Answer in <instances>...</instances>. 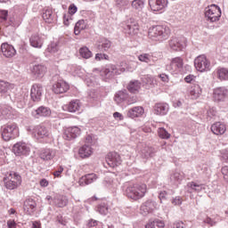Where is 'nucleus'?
<instances>
[{
	"label": "nucleus",
	"instance_id": "nucleus-1",
	"mask_svg": "<svg viewBox=\"0 0 228 228\" xmlns=\"http://www.w3.org/2000/svg\"><path fill=\"white\" fill-rule=\"evenodd\" d=\"M147 193V184L145 183H132L126 189V195L132 200H140L143 199Z\"/></svg>",
	"mask_w": 228,
	"mask_h": 228
},
{
	"label": "nucleus",
	"instance_id": "nucleus-2",
	"mask_svg": "<svg viewBox=\"0 0 228 228\" xmlns=\"http://www.w3.org/2000/svg\"><path fill=\"white\" fill-rule=\"evenodd\" d=\"M148 37L155 42H163L170 37V28L167 26L158 25L149 29Z\"/></svg>",
	"mask_w": 228,
	"mask_h": 228
},
{
	"label": "nucleus",
	"instance_id": "nucleus-3",
	"mask_svg": "<svg viewBox=\"0 0 228 228\" xmlns=\"http://www.w3.org/2000/svg\"><path fill=\"white\" fill-rule=\"evenodd\" d=\"M3 181L6 190H17L22 184V177L15 171L7 172Z\"/></svg>",
	"mask_w": 228,
	"mask_h": 228
},
{
	"label": "nucleus",
	"instance_id": "nucleus-4",
	"mask_svg": "<svg viewBox=\"0 0 228 228\" xmlns=\"http://www.w3.org/2000/svg\"><path fill=\"white\" fill-rule=\"evenodd\" d=\"M1 134L4 142H10V140H15L19 136V126L17 124L11 123L2 126Z\"/></svg>",
	"mask_w": 228,
	"mask_h": 228
},
{
	"label": "nucleus",
	"instance_id": "nucleus-5",
	"mask_svg": "<svg viewBox=\"0 0 228 228\" xmlns=\"http://www.w3.org/2000/svg\"><path fill=\"white\" fill-rule=\"evenodd\" d=\"M205 17L210 22H216L222 17V11L216 4H211L205 8Z\"/></svg>",
	"mask_w": 228,
	"mask_h": 228
},
{
	"label": "nucleus",
	"instance_id": "nucleus-6",
	"mask_svg": "<svg viewBox=\"0 0 228 228\" xmlns=\"http://www.w3.org/2000/svg\"><path fill=\"white\" fill-rule=\"evenodd\" d=\"M28 131H30L32 136L37 138V140H40L42 138H49V136H51V129L45 126V125H37L32 129L28 128Z\"/></svg>",
	"mask_w": 228,
	"mask_h": 228
},
{
	"label": "nucleus",
	"instance_id": "nucleus-7",
	"mask_svg": "<svg viewBox=\"0 0 228 228\" xmlns=\"http://www.w3.org/2000/svg\"><path fill=\"white\" fill-rule=\"evenodd\" d=\"M194 67L199 72H208L211 70V62L206 55H200L194 60Z\"/></svg>",
	"mask_w": 228,
	"mask_h": 228
},
{
	"label": "nucleus",
	"instance_id": "nucleus-8",
	"mask_svg": "<svg viewBox=\"0 0 228 228\" xmlns=\"http://www.w3.org/2000/svg\"><path fill=\"white\" fill-rule=\"evenodd\" d=\"M168 45L171 51H183L186 47V38L184 37H172L168 41Z\"/></svg>",
	"mask_w": 228,
	"mask_h": 228
},
{
	"label": "nucleus",
	"instance_id": "nucleus-9",
	"mask_svg": "<svg viewBox=\"0 0 228 228\" xmlns=\"http://www.w3.org/2000/svg\"><path fill=\"white\" fill-rule=\"evenodd\" d=\"M158 208V203L152 200H147L144 201L140 208L141 215L147 216L151 213H154V210Z\"/></svg>",
	"mask_w": 228,
	"mask_h": 228
},
{
	"label": "nucleus",
	"instance_id": "nucleus-10",
	"mask_svg": "<svg viewBox=\"0 0 228 228\" xmlns=\"http://www.w3.org/2000/svg\"><path fill=\"white\" fill-rule=\"evenodd\" d=\"M12 151L16 156H28L30 152V148L28 143L18 142L13 145Z\"/></svg>",
	"mask_w": 228,
	"mask_h": 228
},
{
	"label": "nucleus",
	"instance_id": "nucleus-11",
	"mask_svg": "<svg viewBox=\"0 0 228 228\" xmlns=\"http://www.w3.org/2000/svg\"><path fill=\"white\" fill-rule=\"evenodd\" d=\"M106 162L110 168H115V167L122 164V159L118 153L111 151L107 154Z\"/></svg>",
	"mask_w": 228,
	"mask_h": 228
},
{
	"label": "nucleus",
	"instance_id": "nucleus-12",
	"mask_svg": "<svg viewBox=\"0 0 228 228\" xmlns=\"http://www.w3.org/2000/svg\"><path fill=\"white\" fill-rule=\"evenodd\" d=\"M42 94H44V86L40 84H34L30 89V97L34 102L42 101Z\"/></svg>",
	"mask_w": 228,
	"mask_h": 228
},
{
	"label": "nucleus",
	"instance_id": "nucleus-13",
	"mask_svg": "<svg viewBox=\"0 0 228 228\" xmlns=\"http://www.w3.org/2000/svg\"><path fill=\"white\" fill-rule=\"evenodd\" d=\"M30 72L36 79L44 77L47 72V68L42 64H32L30 66Z\"/></svg>",
	"mask_w": 228,
	"mask_h": 228
},
{
	"label": "nucleus",
	"instance_id": "nucleus-14",
	"mask_svg": "<svg viewBox=\"0 0 228 228\" xmlns=\"http://www.w3.org/2000/svg\"><path fill=\"white\" fill-rule=\"evenodd\" d=\"M81 134V129L77 126H70L64 130L63 138L64 140H68L70 142V140H75V138H77Z\"/></svg>",
	"mask_w": 228,
	"mask_h": 228
},
{
	"label": "nucleus",
	"instance_id": "nucleus-15",
	"mask_svg": "<svg viewBox=\"0 0 228 228\" xmlns=\"http://www.w3.org/2000/svg\"><path fill=\"white\" fill-rule=\"evenodd\" d=\"M149 6L152 12H161L168 6V0H149Z\"/></svg>",
	"mask_w": 228,
	"mask_h": 228
},
{
	"label": "nucleus",
	"instance_id": "nucleus-16",
	"mask_svg": "<svg viewBox=\"0 0 228 228\" xmlns=\"http://www.w3.org/2000/svg\"><path fill=\"white\" fill-rule=\"evenodd\" d=\"M228 97V90L224 87L214 89L213 99L216 102H223Z\"/></svg>",
	"mask_w": 228,
	"mask_h": 228
},
{
	"label": "nucleus",
	"instance_id": "nucleus-17",
	"mask_svg": "<svg viewBox=\"0 0 228 228\" xmlns=\"http://www.w3.org/2000/svg\"><path fill=\"white\" fill-rule=\"evenodd\" d=\"M183 65H184L183 59L176 57L172 59L170 65H167L166 69L169 70V72H179V70L183 69Z\"/></svg>",
	"mask_w": 228,
	"mask_h": 228
},
{
	"label": "nucleus",
	"instance_id": "nucleus-18",
	"mask_svg": "<svg viewBox=\"0 0 228 228\" xmlns=\"http://www.w3.org/2000/svg\"><path fill=\"white\" fill-rule=\"evenodd\" d=\"M1 51L5 58H13L17 54V51L13 45L8 43H4L1 45Z\"/></svg>",
	"mask_w": 228,
	"mask_h": 228
},
{
	"label": "nucleus",
	"instance_id": "nucleus-19",
	"mask_svg": "<svg viewBox=\"0 0 228 228\" xmlns=\"http://www.w3.org/2000/svg\"><path fill=\"white\" fill-rule=\"evenodd\" d=\"M63 110H66V111H69V113H76V111L81 110V102L79 100H72L63 106Z\"/></svg>",
	"mask_w": 228,
	"mask_h": 228
},
{
	"label": "nucleus",
	"instance_id": "nucleus-20",
	"mask_svg": "<svg viewBox=\"0 0 228 228\" xmlns=\"http://www.w3.org/2000/svg\"><path fill=\"white\" fill-rule=\"evenodd\" d=\"M69 88V86L63 80H59L53 86V91L54 94H65Z\"/></svg>",
	"mask_w": 228,
	"mask_h": 228
},
{
	"label": "nucleus",
	"instance_id": "nucleus-21",
	"mask_svg": "<svg viewBox=\"0 0 228 228\" xmlns=\"http://www.w3.org/2000/svg\"><path fill=\"white\" fill-rule=\"evenodd\" d=\"M92 154H94V149L88 144H84L78 150V156L82 158V159H86V158H90Z\"/></svg>",
	"mask_w": 228,
	"mask_h": 228
},
{
	"label": "nucleus",
	"instance_id": "nucleus-22",
	"mask_svg": "<svg viewBox=\"0 0 228 228\" xmlns=\"http://www.w3.org/2000/svg\"><path fill=\"white\" fill-rule=\"evenodd\" d=\"M143 113H145L143 107L137 106L128 110L126 115L129 118H138L142 117Z\"/></svg>",
	"mask_w": 228,
	"mask_h": 228
},
{
	"label": "nucleus",
	"instance_id": "nucleus-23",
	"mask_svg": "<svg viewBox=\"0 0 228 228\" xmlns=\"http://www.w3.org/2000/svg\"><path fill=\"white\" fill-rule=\"evenodd\" d=\"M99 179V176L96 174L91 173L82 176L79 180L80 185L85 186V184H92Z\"/></svg>",
	"mask_w": 228,
	"mask_h": 228
},
{
	"label": "nucleus",
	"instance_id": "nucleus-24",
	"mask_svg": "<svg viewBox=\"0 0 228 228\" xmlns=\"http://www.w3.org/2000/svg\"><path fill=\"white\" fill-rule=\"evenodd\" d=\"M124 31L127 35H138V31H140V26L136 22L127 23L124 26Z\"/></svg>",
	"mask_w": 228,
	"mask_h": 228
},
{
	"label": "nucleus",
	"instance_id": "nucleus-25",
	"mask_svg": "<svg viewBox=\"0 0 228 228\" xmlns=\"http://www.w3.org/2000/svg\"><path fill=\"white\" fill-rule=\"evenodd\" d=\"M211 131L214 133V134L220 135L224 134L225 131H227V127L225 126V124L222 122H216L212 125Z\"/></svg>",
	"mask_w": 228,
	"mask_h": 228
},
{
	"label": "nucleus",
	"instance_id": "nucleus-26",
	"mask_svg": "<svg viewBox=\"0 0 228 228\" xmlns=\"http://www.w3.org/2000/svg\"><path fill=\"white\" fill-rule=\"evenodd\" d=\"M54 156H56V151L49 148L43 150L40 153V158L44 161H51Z\"/></svg>",
	"mask_w": 228,
	"mask_h": 228
},
{
	"label": "nucleus",
	"instance_id": "nucleus-27",
	"mask_svg": "<svg viewBox=\"0 0 228 228\" xmlns=\"http://www.w3.org/2000/svg\"><path fill=\"white\" fill-rule=\"evenodd\" d=\"M13 84H10L4 80H0V94L2 95H8L12 90H13Z\"/></svg>",
	"mask_w": 228,
	"mask_h": 228
},
{
	"label": "nucleus",
	"instance_id": "nucleus-28",
	"mask_svg": "<svg viewBox=\"0 0 228 228\" xmlns=\"http://www.w3.org/2000/svg\"><path fill=\"white\" fill-rule=\"evenodd\" d=\"M142 86L147 88L148 90L151 88H154L156 86V80L151 76L146 75L142 78Z\"/></svg>",
	"mask_w": 228,
	"mask_h": 228
},
{
	"label": "nucleus",
	"instance_id": "nucleus-29",
	"mask_svg": "<svg viewBox=\"0 0 228 228\" xmlns=\"http://www.w3.org/2000/svg\"><path fill=\"white\" fill-rule=\"evenodd\" d=\"M155 115H167L168 113V104L156 103L154 106Z\"/></svg>",
	"mask_w": 228,
	"mask_h": 228
},
{
	"label": "nucleus",
	"instance_id": "nucleus-30",
	"mask_svg": "<svg viewBox=\"0 0 228 228\" xmlns=\"http://www.w3.org/2000/svg\"><path fill=\"white\" fill-rule=\"evenodd\" d=\"M42 17L48 24H53V22H54V12H53V9H44Z\"/></svg>",
	"mask_w": 228,
	"mask_h": 228
},
{
	"label": "nucleus",
	"instance_id": "nucleus-31",
	"mask_svg": "<svg viewBox=\"0 0 228 228\" xmlns=\"http://www.w3.org/2000/svg\"><path fill=\"white\" fill-rule=\"evenodd\" d=\"M30 45L40 49L44 45V39L38 35H33L29 38Z\"/></svg>",
	"mask_w": 228,
	"mask_h": 228
},
{
	"label": "nucleus",
	"instance_id": "nucleus-32",
	"mask_svg": "<svg viewBox=\"0 0 228 228\" xmlns=\"http://www.w3.org/2000/svg\"><path fill=\"white\" fill-rule=\"evenodd\" d=\"M102 74H103V76H106L107 77H113V76H118L120 72H118V69H117V66L110 65L109 66V68L103 69L102 71Z\"/></svg>",
	"mask_w": 228,
	"mask_h": 228
},
{
	"label": "nucleus",
	"instance_id": "nucleus-33",
	"mask_svg": "<svg viewBox=\"0 0 228 228\" xmlns=\"http://www.w3.org/2000/svg\"><path fill=\"white\" fill-rule=\"evenodd\" d=\"M156 154V149L151 147V146H145L141 151V156L144 158L145 159H149V158H152Z\"/></svg>",
	"mask_w": 228,
	"mask_h": 228
},
{
	"label": "nucleus",
	"instance_id": "nucleus-34",
	"mask_svg": "<svg viewBox=\"0 0 228 228\" xmlns=\"http://www.w3.org/2000/svg\"><path fill=\"white\" fill-rule=\"evenodd\" d=\"M202 94V87L200 86L195 84L191 86L190 91V96L191 99H199L200 95Z\"/></svg>",
	"mask_w": 228,
	"mask_h": 228
},
{
	"label": "nucleus",
	"instance_id": "nucleus-35",
	"mask_svg": "<svg viewBox=\"0 0 228 228\" xmlns=\"http://www.w3.org/2000/svg\"><path fill=\"white\" fill-rule=\"evenodd\" d=\"M183 179H184V173L179 171H175L170 176V181L173 184H180Z\"/></svg>",
	"mask_w": 228,
	"mask_h": 228
},
{
	"label": "nucleus",
	"instance_id": "nucleus-36",
	"mask_svg": "<svg viewBox=\"0 0 228 228\" xmlns=\"http://www.w3.org/2000/svg\"><path fill=\"white\" fill-rule=\"evenodd\" d=\"M129 97L127 91H119L115 94L114 101L117 104H122Z\"/></svg>",
	"mask_w": 228,
	"mask_h": 228
},
{
	"label": "nucleus",
	"instance_id": "nucleus-37",
	"mask_svg": "<svg viewBox=\"0 0 228 228\" xmlns=\"http://www.w3.org/2000/svg\"><path fill=\"white\" fill-rule=\"evenodd\" d=\"M53 204L54 206H57V208H65V206L69 204V199H67L65 196L54 198Z\"/></svg>",
	"mask_w": 228,
	"mask_h": 228
},
{
	"label": "nucleus",
	"instance_id": "nucleus-38",
	"mask_svg": "<svg viewBox=\"0 0 228 228\" xmlns=\"http://www.w3.org/2000/svg\"><path fill=\"white\" fill-rule=\"evenodd\" d=\"M142 86V83L138 80L131 81L127 86V90L131 92V94H137L140 91Z\"/></svg>",
	"mask_w": 228,
	"mask_h": 228
},
{
	"label": "nucleus",
	"instance_id": "nucleus-39",
	"mask_svg": "<svg viewBox=\"0 0 228 228\" xmlns=\"http://www.w3.org/2000/svg\"><path fill=\"white\" fill-rule=\"evenodd\" d=\"M35 208H37V202L33 200H27L24 203L25 211L28 212V215H31L33 211H35Z\"/></svg>",
	"mask_w": 228,
	"mask_h": 228
},
{
	"label": "nucleus",
	"instance_id": "nucleus-40",
	"mask_svg": "<svg viewBox=\"0 0 228 228\" xmlns=\"http://www.w3.org/2000/svg\"><path fill=\"white\" fill-rule=\"evenodd\" d=\"M36 115L38 117H49L51 115V110L49 108L41 106L35 110Z\"/></svg>",
	"mask_w": 228,
	"mask_h": 228
},
{
	"label": "nucleus",
	"instance_id": "nucleus-41",
	"mask_svg": "<svg viewBox=\"0 0 228 228\" xmlns=\"http://www.w3.org/2000/svg\"><path fill=\"white\" fill-rule=\"evenodd\" d=\"M79 55L81 56V58H84L85 60H88L92 58V56H94L92 51H90V49L86 46L81 47L79 49Z\"/></svg>",
	"mask_w": 228,
	"mask_h": 228
},
{
	"label": "nucleus",
	"instance_id": "nucleus-42",
	"mask_svg": "<svg viewBox=\"0 0 228 228\" xmlns=\"http://www.w3.org/2000/svg\"><path fill=\"white\" fill-rule=\"evenodd\" d=\"M145 227L146 228H164L165 223H163V221L161 220L155 219L153 221H150Z\"/></svg>",
	"mask_w": 228,
	"mask_h": 228
},
{
	"label": "nucleus",
	"instance_id": "nucleus-43",
	"mask_svg": "<svg viewBox=\"0 0 228 228\" xmlns=\"http://www.w3.org/2000/svg\"><path fill=\"white\" fill-rule=\"evenodd\" d=\"M111 47V41L108 39H103L101 45H98L97 49L100 50L101 53H104L110 50Z\"/></svg>",
	"mask_w": 228,
	"mask_h": 228
},
{
	"label": "nucleus",
	"instance_id": "nucleus-44",
	"mask_svg": "<svg viewBox=\"0 0 228 228\" xmlns=\"http://www.w3.org/2000/svg\"><path fill=\"white\" fill-rule=\"evenodd\" d=\"M83 29H86V23L85 22V20H80L75 25V35H79Z\"/></svg>",
	"mask_w": 228,
	"mask_h": 228
},
{
	"label": "nucleus",
	"instance_id": "nucleus-45",
	"mask_svg": "<svg viewBox=\"0 0 228 228\" xmlns=\"http://www.w3.org/2000/svg\"><path fill=\"white\" fill-rule=\"evenodd\" d=\"M143 6H145V0H134L132 2V8H134V10H138L140 12L141 10H143Z\"/></svg>",
	"mask_w": 228,
	"mask_h": 228
},
{
	"label": "nucleus",
	"instance_id": "nucleus-46",
	"mask_svg": "<svg viewBox=\"0 0 228 228\" xmlns=\"http://www.w3.org/2000/svg\"><path fill=\"white\" fill-rule=\"evenodd\" d=\"M217 76L218 78L221 79V81H225L228 79V69L225 68H221L217 70Z\"/></svg>",
	"mask_w": 228,
	"mask_h": 228
},
{
	"label": "nucleus",
	"instance_id": "nucleus-47",
	"mask_svg": "<svg viewBox=\"0 0 228 228\" xmlns=\"http://www.w3.org/2000/svg\"><path fill=\"white\" fill-rule=\"evenodd\" d=\"M187 186L189 188H191V190H192L193 191H202V190L204 189V185L203 184H199L197 183L194 182H191L187 184Z\"/></svg>",
	"mask_w": 228,
	"mask_h": 228
},
{
	"label": "nucleus",
	"instance_id": "nucleus-48",
	"mask_svg": "<svg viewBox=\"0 0 228 228\" xmlns=\"http://www.w3.org/2000/svg\"><path fill=\"white\" fill-rule=\"evenodd\" d=\"M159 138L163 140H168L170 138V134L165 128H159L158 130Z\"/></svg>",
	"mask_w": 228,
	"mask_h": 228
},
{
	"label": "nucleus",
	"instance_id": "nucleus-49",
	"mask_svg": "<svg viewBox=\"0 0 228 228\" xmlns=\"http://www.w3.org/2000/svg\"><path fill=\"white\" fill-rule=\"evenodd\" d=\"M97 211L100 215H108V205H106V203L100 204L97 208Z\"/></svg>",
	"mask_w": 228,
	"mask_h": 228
},
{
	"label": "nucleus",
	"instance_id": "nucleus-50",
	"mask_svg": "<svg viewBox=\"0 0 228 228\" xmlns=\"http://www.w3.org/2000/svg\"><path fill=\"white\" fill-rule=\"evenodd\" d=\"M151 56L149 53H142L138 56L139 61H142L144 63H151Z\"/></svg>",
	"mask_w": 228,
	"mask_h": 228
},
{
	"label": "nucleus",
	"instance_id": "nucleus-51",
	"mask_svg": "<svg viewBox=\"0 0 228 228\" xmlns=\"http://www.w3.org/2000/svg\"><path fill=\"white\" fill-rule=\"evenodd\" d=\"M7 19H8V11L0 10V24H6Z\"/></svg>",
	"mask_w": 228,
	"mask_h": 228
},
{
	"label": "nucleus",
	"instance_id": "nucleus-52",
	"mask_svg": "<svg viewBox=\"0 0 228 228\" xmlns=\"http://www.w3.org/2000/svg\"><path fill=\"white\" fill-rule=\"evenodd\" d=\"M104 185L107 186V188H117V183L113 182V179H111L110 176H107L103 182Z\"/></svg>",
	"mask_w": 228,
	"mask_h": 228
},
{
	"label": "nucleus",
	"instance_id": "nucleus-53",
	"mask_svg": "<svg viewBox=\"0 0 228 228\" xmlns=\"http://www.w3.org/2000/svg\"><path fill=\"white\" fill-rule=\"evenodd\" d=\"M60 49V47L58 46V43H51L48 47H47V51L48 53H58V50Z\"/></svg>",
	"mask_w": 228,
	"mask_h": 228
},
{
	"label": "nucleus",
	"instance_id": "nucleus-54",
	"mask_svg": "<svg viewBox=\"0 0 228 228\" xmlns=\"http://www.w3.org/2000/svg\"><path fill=\"white\" fill-rule=\"evenodd\" d=\"M110 56H108V54L106 53H96L94 60L96 61H102V60H109Z\"/></svg>",
	"mask_w": 228,
	"mask_h": 228
},
{
	"label": "nucleus",
	"instance_id": "nucleus-55",
	"mask_svg": "<svg viewBox=\"0 0 228 228\" xmlns=\"http://www.w3.org/2000/svg\"><path fill=\"white\" fill-rule=\"evenodd\" d=\"M172 204H174V206H181L183 204V199L176 196L172 200Z\"/></svg>",
	"mask_w": 228,
	"mask_h": 228
},
{
	"label": "nucleus",
	"instance_id": "nucleus-56",
	"mask_svg": "<svg viewBox=\"0 0 228 228\" xmlns=\"http://www.w3.org/2000/svg\"><path fill=\"white\" fill-rule=\"evenodd\" d=\"M63 170H65V169L63 168V167L60 166V167L53 172L54 177H61V174H63Z\"/></svg>",
	"mask_w": 228,
	"mask_h": 228
},
{
	"label": "nucleus",
	"instance_id": "nucleus-57",
	"mask_svg": "<svg viewBox=\"0 0 228 228\" xmlns=\"http://www.w3.org/2000/svg\"><path fill=\"white\" fill-rule=\"evenodd\" d=\"M159 199L160 202H162L163 200H167V199H168V192H167V191H160Z\"/></svg>",
	"mask_w": 228,
	"mask_h": 228
},
{
	"label": "nucleus",
	"instance_id": "nucleus-58",
	"mask_svg": "<svg viewBox=\"0 0 228 228\" xmlns=\"http://www.w3.org/2000/svg\"><path fill=\"white\" fill-rule=\"evenodd\" d=\"M77 12V6L76 4H71L69 7V15H74Z\"/></svg>",
	"mask_w": 228,
	"mask_h": 228
},
{
	"label": "nucleus",
	"instance_id": "nucleus-59",
	"mask_svg": "<svg viewBox=\"0 0 228 228\" xmlns=\"http://www.w3.org/2000/svg\"><path fill=\"white\" fill-rule=\"evenodd\" d=\"M221 172L224 175V179L227 181L228 183V166H224L222 167Z\"/></svg>",
	"mask_w": 228,
	"mask_h": 228
},
{
	"label": "nucleus",
	"instance_id": "nucleus-60",
	"mask_svg": "<svg viewBox=\"0 0 228 228\" xmlns=\"http://www.w3.org/2000/svg\"><path fill=\"white\" fill-rule=\"evenodd\" d=\"M86 145H90V147L94 145V139L92 138V135H87L86 137Z\"/></svg>",
	"mask_w": 228,
	"mask_h": 228
},
{
	"label": "nucleus",
	"instance_id": "nucleus-61",
	"mask_svg": "<svg viewBox=\"0 0 228 228\" xmlns=\"http://www.w3.org/2000/svg\"><path fill=\"white\" fill-rule=\"evenodd\" d=\"M173 228H186V224L183 222H175L173 224Z\"/></svg>",
	"mask_w": 228,
	"mask_h": 228
},
{
	"label": "nucleus",
	"instance_id": "nucleus-62",
	"mask_svg": "<svg viewBox=\"0 0 228 228\" xmlns=\"http://www.w3.org/2000/svg\"><path fill=\"white\" fill-rule=\"evenodd\" d=\"M159 77L161 79V81H163V83H168L169 81L168 75L167 74L162 73L159 75Z\"/></svg>",
	"mask_w": 228,
	"mask_h": 228
},
{
	"label": "nucleus",
	"instance_id": "nucleus-63",
	"mask_svg": "<svg viewBox=\"0 0 228 228\" xmlns=\"http://www.w3.org/2000/svg\"><path fill=\"white\" fill-rule=\"evenodd\" d=\"M222 158L225 163H228V149L223 151Z\"/></svg>",
	"mask_w": 228,
	"mask_h": 228
},
{
	"label": "nucleus",
	"instance_id": "nucleus-64",
	"mask_svg": "<svg viewBox=\"0 0 228 228\" xmlns=\"http://www.w3.org/2000/svg\"><path fill=\"white\" fill-rule=\"evenodd\" d=\"M8 228H17V224L13 220H9L7 222Z\"/></svg>",
	"mask_w": 228,
	"mask_h": 228
}]
</instances>
